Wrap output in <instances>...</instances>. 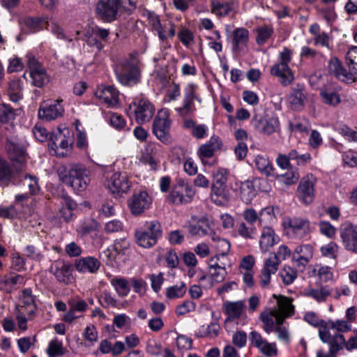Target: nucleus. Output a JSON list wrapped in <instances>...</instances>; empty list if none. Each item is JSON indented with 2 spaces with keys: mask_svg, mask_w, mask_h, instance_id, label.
I'll use <instances>...</instances> for the list:
<instances>
[{
  "mask_svg": "<svg viewBox=\"0 0 357 357\" xmlns=\"http://www.w3.org/2000/svg\"><path fill=\"white\" fill-rule=\"evenodd\" d=\"M118 295L121 297H125L129 294L130 289L128 282L125 278H116L112 281Z\"/></svg>",
  "mask_w": 357,
  "mask_h": 357,
  "instance_id": "3c124183",
  "label": "nucleus"
},
{
  "mask_svg": "<svg viewBox=\"0 0 357 357\" xmlns=\"http://www.w3.org/2000/svg\"><path fill=\"white\" fill-rule=\"evenodd\" d=\"M197 84L192 82L188 84L187 86L184 88L183 106L176 109L180 115H188L192 109H195V100L199 102L201 101V98L197 94Z\"/></svg>",
  "mask_w": 357,
  "mask_h": 357,
  "instance_id": "dca6fc26",
  "label": "nucleus"
},
{
  "mask_svg": "<svg viewBox=\"0 0 357 357\" xmlns=\"http://www.w3.org/2000/svg\"><path fill=\"white\" fill-rule=\"evenodd\" d=\"M24 68L22 59L17 56H14L8 59V66L7 67V73L11 74L22 71Z\"/></svg>",
  "mask_w": 357,
  "mask_h": 357,
  "instance_id": "13d9d810",
  "label": "nucleus"
},
{
  "mask_svg": "<svg viewBox=\"0 0 357 357\" xmlns=\"http://www.w3.org/2000/svg\"><path fill=\"white\" fill-rule=\"evenodd\" d=\"M280 241L274 229L271 227H264L260 236L259 247L262 252H267L270 248L278 244Z\"/></svg>",
  "mask_w": 357,
  "mask_h": 357,
  "instance_id": "bb28decb",
  "label": "nucleus"
},
{
  "mask_svg": "<svg viewBox=\"0 0 357 357\" xmlns=\"http://www.w3.org/2000/svg\"><path fill=\"white\" fill-rule=\"evenodd\" d=\"M17 179L18 184L22 181H28L27 185L29 189V195H36L39 192L40 188L38 184V178L36 176L29 174H25L24 176L18 174Z\"/></svg>",
  "mask_w": 357,
  "mask_h": 357,
  "instance_id": "ea45409f",
  "label": "nucleus"
},
{
  "mask_svg": "<svg viewBox=\"0 0 357 357\" xmlns=\"http://www.w3.org/2000/svg\"><path fill=\"white\" fill-rule=\"evenodd\" d=\"M98 302L104 308L116 306V300L109 292H104L99 298Z\"/></svg>",
  "mask_w": 357,
  "mask_h": 357,
  "instance_id": "774afa93",
  "label": "nucleus"
},
{
  "mask_svg": "<svg viewBox=\"0 0 357 357\" xmlns=\"http://www.w3.org/2000/svg\"><path fill=\"white\" fill-rule=\"evenodd\" d=\"M272 298L276 300L277 306L281 313L289 317L294 314V306L289 298L282 295L278 296L275 294L272 295Z\"/></svg>",
  "mask_w": 357,
  "mask_h": 357,
  "instance_id": "f704fd0d",
  "label": "nucleus"
},
{
  "mask_svg": "<svg viewBox=\"0 0 357 357\" xmlns=\"http://www.w3.org/2000/svg\"><path fill=\"white\" fill-rule=\"evenodd\" d=\"M273 29L268 26H263L257 29L256 43L259 45H263L271 37Z\"/></svg>",
  "mask_w": 357,
  "mask_h": 357,
  "instance_id": "09e8293b",
  "label": "nucleus"
},
{
  "mask_svg": "<svg viewBox=\"0 0 357 357\" xmlns=\"http://www.w3.org/2000/svg\"><path fill=\"white\" fill-rule=\"evenodd\" d=\"M108 187L112 194L123 196L130 190V183L126 175L116 172L111 177Z\"/></svg>",
  "mask_w": 357,
  "mask_h": 357,
  "instance_id": "412c9836",
  "label": "nucleus"
},
{
  "mask_svg": "<svg viewBox=\"0 0 357 357\" xmlns=\"http://www.w3.org/2000/svg\"><path fill=\"white\" fill-rule=\"evenodd\" d=\"M73 139L70 136H67L65 133L60 140L59 144L57 146L56 150L52 155H55L59 157L67 156L69 150L71 148Z\"/></svg>",
  "mask_w": 357,
  "mask_h": 357,
  "instance_id": "37998d69",
  "label": "nucleus"
},
{
  "mask_svg": "<svg viewBox=\"0 0 357 357\" xmlns=\"http://www.w3.org/2000/svg\"><path fill=\"white\" fill-rule=\"evenodd\" d=\"M280 276L285 285H289L294 282L297 278V271L292 269L290 266H284L280 272Z\"/></svg>",
  "mask_w": 357,
  "mask_h": 357,
  "instance_id": "bf43d9fd",
  "label": "nucleus"
},
{
  "mask_svg": "<svg viewBox=\"0 0 357 357\" xmlns=\"http://www.w3.org/2000/svg\"><path fill=\"white\" fill-rule=\"evenodd\" d=\"M320 96L323 100V102L326 105L335 106L338 105L341 101L340 95L336 92L330 90H324L321 91Z\"/></svg>",
  "mask_w": 357,
  "mask_h": 357,
  "instance_id": "864d4df0",
  "label": "nucleus"
},
{
  "mask_svg": "<svg viewBox=\"0 0 357 357\" xmlns=\"http://www.w3.org/2000/svg\"><path fill=\"white\" fill-rule=\"evenodd\" d=\"M152 204V199L146 190L135 192L128 201L130 212L134 215L142 214L145 210L149 208Z\"/></svg>",
  "mask_w": 357,
  "mask_h": 357,
  "instance_id": "2eb2a0df",
  "label": "nucleus"
},
{
  "mask_svg": "<svg viewBox=\"0 0 357 357\" xmlns=\"http://www.w3.org/2000/svg\"><path fill=\"white\" fill-rule=\"evenodd\" d=\"M249 31L245 28H236L231 33L232 52L238 53L247 48Z\"/></svg>",
  "mask_w": 357,
  "mask_h": 357,
  "instance_id": "b1692460",
  "label": "nucleus"
},
{
  "mask_svg": "<svg viewBox=\"0 0 357 357\" xmlns=\"http://www.w3.org/2000/svg\"><path fill=\"white\" fill-rule=\"evenodd\" d=\"M229 175V171L222 167L213 172L211 197L217 205H223L228 199L229 192L227 183Z\"/></svg>",
  "mask_w": 357,
  "mask_h": 357,
  "instance_id": "20e7f679",
  "label": "nucleus"
},
{
  "mask_svg": "<svg viewBox=\"0 0 357 357\" xmlns=\"http://www.w3.org/2000/svg\"><path fill=\"white\" fill-rule=\"evenodd\" d=\"M73 265L70 262L61 259L54 261L50 269L57 282L65 284H70L73 281Z\"/></svg>",
  "mask_w": 357,
  "mask_h": 357,
  "instance_id": "f8f14e48",
  "label": "nucleus"
},
{
  "mask_svg": "<svg viewBox=\"0 0 357 357\" xmlns=\"http://www.w3.org/2000/svg\"><path fill=\"white\" fill-rule=\"evenodd\" d=\"M24 31L26 33H36L42 31L47 22L38 17H26L23 19Z\"/></svg>",
  "mask_w": 357,
  "mask_h": 357,
  "instance_id": "c756f323",
  "label": "nucleus"
},
{
  "mask_svg": "<svg viewBox=\"0 0 357 357\" xmlns=\"http://www.w3.org/2000/svg\"><path fill=\"white\" fill-rule=\"evenodd\" d=\"M264 179L259 178H254L253 180H246L241 182L239 185V197L241 201L249 204L252 202L253 199L257 195V191L261 190L260 185L261 183H265ZM261 191H264L261 190Z\"/></svg>",
  "mask_w": 357,
  "mask_h": 357,
  "instance_id": "4468645a",
  "label": "nucleus"
},
{
  "mask_svg": "<svg viewBox=\"0 0 357 357\" xmlns=\"http://www.w3.org/2000/svg\"><path fill=\"white\" fill-rule=\"evenodd\" d=\"M200 220L193 225H190L188 230L192 236H204L208 234V225Z\"/></svg>",
  "mask_w": 357,
  "mask_h": 357,
  "instance_id": "5fc2aeb1",
  "label": "nucleus"
},
{
  "mask_svg": "<svg viewBox=\"0 0 357 357\" xmlns=\"http://www.w3.org/2000/svg\"><path fill=\"white\" fill-rule=\"evenodd\" d=\"M237 232L240 236L246 239H252L257 234V229L255 227L252 225L248 227L243 222L238 225Z\"/></svg>",
  "mask_w": 357,
  "mask_h": 357,
  "instance_id": "603ef678",
  "label": "nucleus"
},
{
  "mask_svg": "<svg viewBox=\"0 0 357 357\" xmlns=\"http://www.w3.org/2000/svg\"><path fill=\"white\" fill-rule=\"evenodd\" d=\"M74 266L81 273H96L100 268V262L96 257L88 256L76 259Z\"/></svg>",
  "mask_w": 357,
  "mask_h": 357,
  "instance_id": "5701e85b",
  "label": "nucleus"
},
{
  "mask_svg": "<svg viewBox=\"0 0 357 357\" xmlns=\"http://www.w3.org/2000/svg\"><path fill=\"white\" fill-rule=\"evenodd\" d=\"M121 0H100L96 6V14L104 22H112L116 19Z\"/></svg>",
  "mask_w": 357,
  "mask_h": 357,
  "instance_id": "ddd939ff",
  "label": "nucleus"
},
{
  "mask_svg": "<svg viewBox=\"0 0 357 357\" xmlns=\"http://www.w3.org/2000/svg\"><path fill=\"white\" fill-rule=\"evenodd\" d=\"M345 344V338L342 334L337 333L333 335L332 340L328 343L329 353L324 355L321 351H318L317 357H336L337 354L343 349Z\"/></svg>",
  "mask_w": 357,
  "mask_h": 357,
  "instance_id": "7c9ffc66",
  "label": "nucleus"
},
{
  "mask_svg": "<svg viewBox=\"0 0 357 357\" xmlns=\"http://www.w3.org/2000/svg\"><path fill=\"white\" fill-rule=\"evenodd\" d=\"M246 305L243 301H227L223 304L224 314L227 315L225 323L232 322L243 317Z\"/></svg>",
  "mask_w": 357,
  "mask_h": 357,
  "instance_id": "aec40b11",
  "label": "nucleus"
},
{
  "mask_svg": "<svg viewBox=\"0 0 357 357\" xmlns=\"http://www.w3.org/2000/svg\"><path fill=\"white\" fill-rule=\"evenodd\" d=\"M342 245L345 250L357 254V226L350 224L340 232Z\"/></svg>",
  "mask_w": 357,
  "mask_h": 357,
  "instance_id": "6ab92c4d",
  "label": "nucleus"
},
{
  "mask_svg": "<svg viewBox=\"0 0 357 357\" xmlns=\"http://www.w3.org/2000/svg\"><path fill=\"white\" fill-rule=\"evenodd\" d=\"M195 193L193 185L186 178L177 177L167 199L173 204H188L192 202Z\"/></svg>",
  "mask_w": 357,
  "mask_h": 357,
  "instance_id": "39448f33",
  "label": "nucleus"
},
{
  "mask_svg": "<svg viewBox=\"0 0 357 357\" xmlns=\"http://www.w3.org/2000/svg\"><path fill=\"white\" fill-rule=\"evenodd\" d=\"M276 220L277 218L273 206H266L259 213V223L263 228L264 227H271L270 225L274 223Z\"/></svg>",
  "mask_w": 357,
  "mask_h": 357,
  "instance_id": "4c0bfd02",
  "label": "nucleus"
},
{
  "mask_svg": "<svg viewBox=\"0 0 357 357\" xmlns=\"http://www.w3.org/2000/svg\"><path fill=\"white\" fill-rule=\"evenodd\" d=\"M303 319L306 322L315 327L320 326L322 328H325L327 325L326 321L320 319L313 312L305 313Z\"/></svg>",
  "mask_w": 357,
  "mask_h": 357,
  "instance_id": "e2e57ef3",
  "label": "nucleus"
},
{
  "mask_svg": "<svg viewBox=\"0 0 357 357\" xmlns=\"http://www.w3.org/2000/svg\"><path fill=\"white\" fill-rule=\"evenodd\" d=\"M130 248V241L126 238H116L113 245H112V249L108 248L107 250L105 252L106 255L109 257V259L114 260L115 259L116 255H123L126 253V251L128 250Z\"/></svg>",
  "mask_w": 357,
  "mask_h": 357,
  "instance_id": "c85d7f7f",
  "label": "nucleus"
},
{
  "mask_svg": "<svg viewBox=\"0 0 357 357\" xmlns=\"http://www.w3.org/2000/svg\"><path fill=\"white\" fill-rule=\"evenodd\" d=\"M292 56L293 51L287 47H284L278 56L280 61L275 63L270 70L272 76L280 78V83L282 86L289 85L294 79V73L289 66L292 59Z\"/></svg>",
  "mask_w": 357,
  "mask_h": 357,
  "instance_id": "7ed1b4c3",
  "label": "nucleus"
},
{
  "mask_svg": "<svg viewBox=\"0 0 357 357\" xmlns=\"http://www.w3.org/2000/svg\"><path fill=\"white\" fill-rule=\"evenodd\" d=\"M23 82L20 77H13L8 82V91L10 100L17 102L22 99Z\"/></svg>",
  "mask_w": 357,
  "mask_h": 357,
  "instance_id": "2f4dec72",
  "label": "nucleus"
},
{
  "mask_svg": "<svg viewBox=\"0 0 357 357\" xmlns=\"http://www.w3.org/2000/svg\"><path fill=\"white\" fill-rule=\"evenodd\" d=\"M6 146L10 161L20 165L26 162V151L23 145L18 142L8 140Z\"/></svg>",
  "mask_w": 357,
  "mask_h": 357,
  "instance_id": "393cba45",
  "label": "nucleus"
},
{
  "mask_svg": "<svg viewBox=\"0 0 357 357\" xmlns=\"http://www.w3.org/2000/svg\"><path fill=\"white\" fill-rule=\"evenodd\" d=\"M178 38L181 43L188 47L189 45L194 40L193 33L188 28L183 27L177 33Z\"/></svg>",
  "mask_w": 357,
  "mask_h": 357,
  "instance_id": "0e129e2a",
  "label": "nucleus"
},
{
  "mask_svg": "<svg viewBox=\"0 0 357 357\" xmlns=\"http://www.w3.org/2000/svg\"><path fill=\"white\" fill-rule=\"evenodd\" d=\"M280 262V259L278 257V255H275V252H272L270 257L265 261L263 269H266L273 273H275Z\"/></svg>",
  "mask_w": 357,
  "mask_h": 357,
  "instance_id": "680f3d73",
  "label": "nucleus"
},
{
  "mask_svg": "<svg viewBox=\"0 0 357 357\" xmlns=\"http://www.w3.org/2000/svg\"><path fill=\"white\" fill-rule=\"evenodd\" d=\"M326 329H336L339 332H347L350 330L351 327L348 323L344 320H337L333 321L328 320L326 321Z\"/></svg>",
  "mask_w": 357,
  "mask_h": 357,
  "instance_id": "69168bd1",
  "label": "nucleus"
},
{
  "mask_svg": "<svg viewBox=\"0 0 357 357\" xmlns=\"http://www.w3.org/2000/svg\"><path fill=\"white\" fill-rule=\"evenodd\" d=\"M310 222L307 219L294 217L288 222V227L296 234L303 235L309 231Z\"/></svg>",
  "mask_w": 357,
  "mask_h": 357,
  "instance_id": "473e14b6",
  "label": "nucleus"
},
{
  "mask_svg": "<svg viewBox=\"0 0 357 357\" xmlns=\"http://www.w3.org/2000/svg\"><path fill=\"white\" fill-rule=\"evenodd\" d=\"M196 309V303L190 300L183 301L176 307L175 312L178 316H183L188 312H193Z\"/></svg>",
  "mask_w": 357,
  "mask_h": 357,
  "instance_id": "052dcab7",
  "label": "nucleus"
},
{
  "mask_svg": "<svg viewBox=\"0 0 357 357\" xmlns=\"http://www.w3.org/2000/svg\"><path fill=\"white\" fill-rule=\"evenodd\" d=\"M118 81L126 86H133L141 82V70L132 59L122 61L115 70Z\"/></svg>",
  "mask_w": 357,
  "mask_h": 357,
  "instance_id": "0eeeda50",
  "label": "nucleus"
},
{
  "mask_svg": "<svg viewBox=\"0 0 357 357\" xmlns=\"http://www.w3.org/2000/svg\"><path fill=\"white\" fill-rule=\"evenodd\" d=\"M287 172L283 174H278L275 172V175L273 176L278 181H282L287 185H291L298 182L300 178L298 169L296 167H290L287 169Z\"/></svg>",
  "mask_w": 357,
  "mask_h": 357,
  "instance_id": "e433bc0d",
  "label": "nucleus"
},
{
  "mask_svg": "<svg viewBox=\"0 0 357 357\" xmlns=\"http://www.w3.org/2000/svg\"><path fill=\"white\" fill-rule=\"evenodd\" d=\"M57 173L60 181L77 194L85 191L91 181V171L82 164L61 165Z\"/></svg>",
  "mask_w": 357,
  "mask_h": 357,
  "instance_id": "f257e3e1",
  "label": "nucleus"
},
{
  "mask_svg": "<svg viewBox=\"0 0 357 357\" xmlns=\"http://www.w3.org/2000/svg\"><path fill=\"white\" fill-rule=\"evenodd\" d=\"M172 121L168 114L159 112L152 124V132L162 144H170L172 137L170 134Z\"/></svg>",
  "mask_w": 357,
  "mask_h": 357,
  "instance_id": "6e6552de",
  "label": "nucleus"
},
{
  "mask_svg": "<svg viewBox=\"0 0 357 357\" xmlns=\"http://www.w3.org/2000/svg\"><path fill=\"white\" fill-rule=\"evenodd\" d=\"M32 84L38 88H42L49 82L45 69L41 68L29 73Z\"/></svg>",
  "mask_w": 357,
  "mask_h": 357,
  "instance_id": "79ce46f5",
  "label": "nucleus"
},
{
  "mask_svg": "<svg viewBox=\"0 0 357 357\" xmlns=\"http://www.w3.org/2000/svg\"><path fill=\"white\" fill-rule=\"evenodd\" d=\"M15 113L13 108L8 104L3 103L0 108V121L6 123L15 119Z\"/></svg>",
  "mask_w": 357,
  "mask_h": 357,
  "instance_id": "4d7b16f0",
  "label": "nucleus"
},
{
  "mask_svg": "<svg viewBox=\"0 0 357 357\" xmlns=\"http://www.w3.org/2000/svg\"><path fill=\"white\" fill-rule=\"evenodd\" d=\"M317 178L312 174L303 176L298 185L296 195L301 202L309 205L314 199V185Z\"/></svg>",
  "mask_w": 357,
  "mask_h": 357,
  "instance_id": "9d476101",
  "label": "nucleus"
},
{
  "mask_svg": "<svg viewBox=\"0 0 357 357\" xmlns=\"http://www.w3.org/2000/svg\"><path fill=\"white\" fill-rule=\"evenodd\" d=\"M328 70L329 74L333 75L340 81L345 82L352 80L351 75L344 67L342 61L335 56L332 57L329 60Z\"/></svg>",
  "mask_w": 357,
  "mask_h": 357,
  "instance_id": "cd10ccee",
  "label": "nucleus"
},
{
  "mask_svg": "<svg viewBox=\"0 0 357 357\" xmlns=\"http://www.w3.org/2000/svg\"><path fill=\"white\" fill-rule=\"evenodd\" d=\"M63 112L64 109L59 102L53 104L44 102L40 106L38 116L40 119L50 121L61 116Z\"/></svg>",
  "mask_w": 357,
  "mask_h": 357,
  "instance_id": "4be33fe9",
  "label": "nucleus"
},
{
  "mask_svg": "<svg viewBox=\"0 0 357 357\" xmlns=\"http://www.w3.org/2000/svg\"><path fill=\"white\" fill-rule=\"evenodd\" d=\"M255 163L257 169L262 174L266 176H273L275 175V169L267 157L258 155L255 158Z\"/></svg>",
  "mask_w": 357,
  "mask_h": 357,
  "instance_id": "72a5a7b5",
  "label": "nucleus"
},
{
  "mask_svg": "<svg viewBox=\"0 0 357 357\" xmlns=\"http://www.w3.org/2000/svg\"><path fill=\"white\" fill-rule=\"evenodd\" d=\"M312 257L313 247L310 244H304L295 248L291 260L295 263L297 269L303 272Z\"/></svg>",
  "mask_w": 357,
  "mask_h": 357,
  "instance_id": "f3484780",
  "label": "nucleus"
},
{
  "mask_svg": "<svg viewBox=\"0 0 357 357\" xmlns=\"http://www.w3.org/2000/svg\"><path fill=\"white\" fill-rule=\"evenodd\" d=\"M136 243L144 248L149 249L155 246L162 237V229L160 222L154 220L146 221L135 230Z\"/></svg>",
  "mask_w": 357,
  "mask_h": 357,
  "instance_id": "f03ea898",
  "label": "nucleus"
},
{
  "mask_svg": "<svg viewBox=\"0 0 357 357\" xmlns=\"http://www.w3.org/2000/svg\"><path fill=\"white\" fill-rule=\"evenodd\" d=\"M64 132L58 129V130L55 132H52L50 135V138L48 141V147L52 153H54L55 150H56L57 146L59 144L60 140L63 137Z\"/></svg>",
  "mask_w": 357,
  "mask_h": 357,
  "instance_id": "338daca9",
  "label": "nucleus"
},
{
  "mask_svg": "<svg viewBox=\"0 0 357 357\" xmlns=\"http://www.w3.org/2000/svg\"><path fill=\"white\" fill-rule=\"evenodd\" d=\"M126 111L130 119L134 118L137 123L142 124L152 119L155 107L147 98L136 97Z\"/></svg>",
  "mask_w": 357,
  "mask_h": 357,
  "instance_id": "423d86ee",
  "label": "nucleus"
},
{
  "mask_svg": "<svg viewBox=\"0 0 357 357\" xmlns=\"http://www.w3.org/2000/svg\"><path fill=\"white\" fill-rule=\"evenodd\" d=\"M306 97L302 89H294L289 96L291 108L294 111H301L305 105Z\"/></svg>",
  "mask_w": 357,
  "mask_h": 357,
  "instance_id": "58836bf2",
  "label": "nucleus"
},
{
  "mask_svg": "<svg viewBox=\"0 0 357 357\" xmlns=\"http://www.w3.org/2000/svg\"><path fill=\"white\" fill-rule=\"evenodd\" d=\"M17 175L10 162L0 156V188L18 185Z\"/></svg>",
  "mask_w": 357,
  "mask_h": 357,
  "instance_id": "a211bd4d",
  "label": "nucleus"
},
{
  "mask_svg": "<svg viewBox=\"0 0 357 357\" xmlns=\"http://www.w3.org/2000/svg\"><path fill=\"white\" fill-rule=\"evenodd\" d=\"M251 126L259 132L271 135L280 128V121L277 116L255 114L250 121Z\"/></svg>",
  "mask_w": 357,
  "mask_h": 357,
  "instance_id": "1a4fd4ad",
  "label": "nucleus"
},
{
  "mask_svg": "<svg viewBox=\"0 0 357 357\" xmlns=\"http://www.w3.org/2000/svg\"><path fill=\"white\" fill-rule=\"evenodd\" d=\"M272 298L276 300L277 306L281 313L289 317L294 314V306L289 298L282 295L278 296L275 294L272 295Z\"/></svg>",
  "mask_w": 357,
  "mask_h": 357,
  "instance_id": "c9c22d12",
  "label": "nucleus"
},
{
  "mask_svg": "<svg viewBox=\"0 0 357 357\" xmlns=\"http://www.w3.org/2000/svg\"><path fill=\"white\" fill-rule=\"evenodd\" d=\"M47 353L49 357H59L64 354L63 344L56 337L52 340L48 344Z\"/></svg>",
  "mask_w": 357,
  "mask_h": 357,
  "instance_id": "49530a36",
  "label": "nucleus"
},
{
  "mask_svg": "<svg viewBox=\"0 0 357 357\" xmlns=\"http://www.w3.org/2000/svg\"><path fill=\"white\" fill-rule=\"evenodd\" d=\"M211 12L218 17H225L231 11V4L228 2L213 1L211 4Z\"/></svg>",
  "mask_w": 357,
  "mask_h": 357,
  "instance_id": "a19ab883",
  "label": "nucleus"
},
{
  "mask_svg": "<svg viewBox=\"0 0 357 357\" xmlns=\"http://www.w3.org/2000/svg\"><path fill=\"white\" fill-rule=\"evenodd\" d=\"M107 119L109 125L119 131L122 130L126 126V121L118 113L108 112Z\"/></svg>",
  "mask_w": 357,
  "mask_h": 357,
  "instance_id": "de8ad7c7",
  "label": "nucleus"
},
{
  "mask_svg": "<svg viewBox=\"0 0 357 357\" xmlns=\"http://www.w3.org/2000/svg\"><path fill=\"white\" fill-rule=\"evenodd\" d=\"M186 285L184 282H181L180 285H173L167 288L166 298L168 299H176L182 298L186 292Z\"/></svg>",
  "mask_w": 357,
  "mask_h": 357,
  "instance_id": "a18cd8bd",
  "label": "nucleus"
},
{
  "mask_svg": "<svg viewBox=\"0 0 357 357\" xmlns=\"http://www.w3.org/2000/svg\"><path fill=\"white\" fill-rule=\"evenodd\" d=\"M95 96L102 100L109 107L119 103V91L114 86H102L94 93Z\"/></svg>",
  "mask_w": 357,
  "mask_h": 357,
  "instance_id": "a878e982",
  "label": "nucleus"
},
{
  "mask_svg": "<svg viewBox=\"0 0 357 357\" xmlns=\"http://www.w3.org/2000/svg\"><path fill=\"white\" fill-rule=\"evenodd\" d=\"M222 148V142L219 136L213 135L205 144H202L197 151V155L204 165H211L208 159L213 158L215 153L221 150Z\"/></svg>",
  "mask_w": 357,
  "mask_h": 357,
  "instance_id": "9b49d317",
  "label": "nucleus"
},
{
  "mask_svg": "<svg viewBox=\"0 0 357 357\" xmlns=\"http://www.w3.org/2000/svg\"><path fill=\"white\" fill-rule=\"evenodd\" d=\"M98 228V222L94 219H91L82 223L77 229V231L82 237H85L92 232L97 231Z\"/></svg>",
  "mask_w": 357,
  "mask_h": 357,
  "instance_id": "8fccbe9b",
  "label": "nucleus"
},
{
  "mask_svg": "<svg viewBox=\"0 0 357 357\" xmlns=\"http://www.w3.org/2000/svg\"><path fill=\"white\" fill-rule=\"evenodd\" d=\"M338 246L336 243L331 241L328 244L324 245L320 248L321 255L325 257L335 259L337 257Z\"/></svg>",
  "mask_w": 357,
  "mask_h": 357,
  "instance_id": "6e6d98bb",
  "label": "nucleus"
},
{
  "mask_svg": "<svg viewBox=\"0 0 357 357\" xmlns=\"http://www.w3.org/2000/svg\"><path fill=\"white\" fill-rule=\"evenodd\" d=\"M220 328V326L218 322L213 321L208 324L206 328H205L204 325L202 326L195 335L198 338L211 336V335H213L214 337H217L218 335Z\"/></svg>",
  "mask_w": 357,
  "mask_h": 357,
  "instance_id": "c03bdc74",
  "label": "nucleus"
}]
</instances>
